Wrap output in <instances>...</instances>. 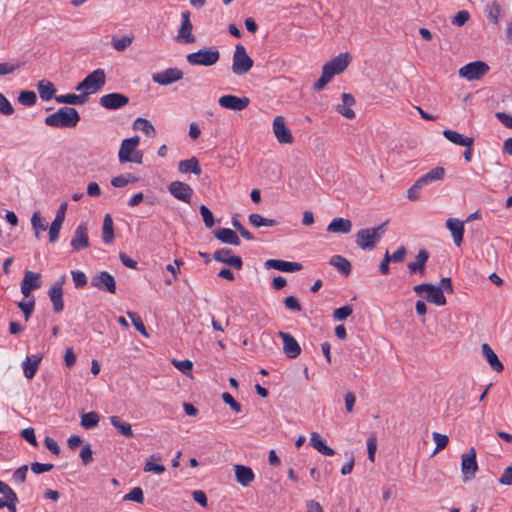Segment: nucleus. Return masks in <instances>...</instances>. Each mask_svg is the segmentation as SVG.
<instances>
[{
    "instance_id": "nucleus-1",
    "label": "nucleus",
    "mask_w": 512,
    "mask_h": 512,
    "mask_svg": "<svg viewBox=\"0 0 512 512\" xmlns=\"http://www.w3.org/2000/svg\"><path fill=\"white\" fill-rule=\"evenodd\" d=\"M352 60V56L350 53L345 52L337 55L332 58L330 61L326 62L322 67V75L321 77L314 83L313 88L316 91L322 90L335 75H339L343 73L346 68L349 66Z\"/></svg>"
},
{
    "instance_id": "nucleus-2",
    "label": "nucleus",
    "mask_w": 512,
    "mask_h": 512,
    "mask_svg": "<svg viewBox=\"0 0 512 512\" xmlns=\"http://www.w3.org/2000/svg\"><path fill=\"white\" fill-rule=\"evenodd\" d=\"M80 120L75 108L63 107L45 117V124L50 127H75Z\"/></svg>"
},
{
    "instance_id": "nucleus-3",
    "label": "nucleus",
    "mask_w": 512,
    "mask_h": 512,
    "mask_svg": "<svg viewBox=\"0 0 512 512\" xmlns=\"http://www.w3.org/2000/svg\"><path fill=\"white\" fill-rule=\"evenodd\" d=\"M386 224L387 222L377 227L359 230L355 234V242L357 246L364 251L374 249L386 231Z\"/></svg>"
},
{
    "instance_id": "nucleus-4",
    "label": "nucleus",
    "mask_w": 512,
    "mask_h": 512,
    "mask_svg": "<svg viewBox=\"0 0 512 512\" xmlns=\"http://www.w3.org/2000/svg\"><path fill=\"white\" fill-rule=\"evenodd\" d=\"M139 142L140 138L138 136L127 138L122 141L118 152V159L120 163H142L143 152L138 149Z\"/></svg>"
},
{
    "instance_id": "nucleus-5",
    "label": "nucleus",
    "mask_w": 512,
    "mask_h": 512,
    "mask_svg": "<svg viewBox=\"0 0 512 512\" xmlns=\"http://www.w3.org/2000/svg\"><path fill=\"white\" fill-rule=\"evenodd\" d=\"M105 83L106 75L104 70L96 69L78 83L76 91L82 92L83 95H86V99L88 100V96L101 90Z\"/></svg>"
},
{
    "instance_id": "nucleus-6",
    "label": "nucleus",
    "mask_w": 512,
    "mask_h": 512,
    "mask_svg": "<svg viewBox=\"0 0 512 512\" xmlns=\"http://www.w3.org/2000/svg\"><path fill=\"white\" fill-rule=\"evenodd\" d=\"M253 59L247 54L243 45L235 47L232 59V72L237 75H244L253 67Z\"/></svg>"
},
{
    "instance_id": "nucleus-7",
    "label": "nucleus",
    "mask_w": 512,
    "mask_h": 512,
    "mask_svg": "<svg viewBox=\"0 0 512 512\" xmlns=\"http://www.w3.org/2000/svg\"><path fill=\"white\" fill-rule=\"evenodd\" d=\"M219 58V51L211 48H203L187 55L189 64L201 66H212L218 62Z\"/></svg>"
},
{
    "instance_id": "nucleus-8",
    "label": "nucleus",
    "mask_w": 512,
    "mask_h": 512,
    "mask_svg": "<svg viewBox=\"0 0 512 512\" xmlns=\"http://www.w3.org/2000/svg\"><path fill=\"white\" fill-rule=\"evenodd\" d=\"M489 71V66L483 61H474L468 63L459 69V76L468 80L476 81L485 76Z\"/></svg>"
},
{
    "instance_id": "nucleus-9",
    "label": "nucleus",
    "mask_w": 512,
    "mask_h": 512,
    "mask_svg": "<svg viewBox=\"0 0 512 512\" xmlns=\"http://www.w3.org/2000/svg\"><path fill=\"white\" fill-rule=\"evenodd\" d=\"M478 471V463L476 460V450L471 447L466 453L461 456V472L463 475V482L472 480Z\"/></svg>"
},
{
    "instance_id": "nucleus-10",
    "label": "nucleus",
    "mask_w": 512,
    "mask_h": 512,
    "mask_svg": "<svg viewBox=\"0 0 512 512\" xmlns=\"http://www.w3.org/2000/svg\"><path fill=\"white\" fill-rule=\"evenodd\" d=\"M272 129L278 143L290 145L294 142L292 132L288 128L286 120L283 116L279 115L274 118Z\"/></svg>"
},
{
    "instance_id": "nucleus-11",
    "label": "nucleus",
    "mask_w": 512,
    "mask_h": 512,
    "mask_svg": "<svg viewBox=\"0 0 512 512\" xmlns=\"http://www.w3.org/2000/svg\"><path fill=\"white\" fill-rule=\"evenodd\" d=\"M414 292L421 295L423 292L427 293V300L435 305L443 306L446 304V297L440 288H437L433 284H419L414 288Z\"/></svg>"
},
{
    "instance_id": "nucleus-12",
    "label": "nucleus",
    "mask_w": 512,
    "mask_h": 512,
    "mask_svg": "<svg viewBox=\"0 0 512 512\" xmlns=\"http://www.w3.org/2000/svg\"><path fill=\"white\" fill-rule=\"evenodd\" d=\"M218 103L221 107L232 110L242 111L246 109L250 104V99L246 96L238 97L235 95H223L218 99Z\"/></svg>"
},
{
    "instance_id": "nucleus-13",
    "label": "nucleus",
    "mask_w": 512,
    "mask_h": 512,
    "mask_svg": "<svg viewBox=\"0 0 512 512\" xmlns=\"http://www.w3.org/2000/svg\"><path fill=\"white\" fill-rule=\"evenodd\" d=\"M65 279V276H62L58 282L49 288L48 291V295L53 306V311L55 313H59L64 309L63 284Z\"/></svg>"
},
{
    "instance_id": "nucleus-14",
    "label": "nucleus",
    "mask_w": 512,
    "mask_h": 512,
    "mask_svg": "<svg viewBox=\"0 0 512 512\" xmlns=\"http://www.w3.org/2000/svg\"><path fill=\"white\" fill-rule=\"evenodd\" d=\"M183 78V72L177 68H168L152 75L153 82L159 85H169Z\"/></svg>"
},
{
    "instance_id": "nucleus-15",
    "label": "nucleus",
    "mask_w": 512,
    "mask_h": 512,
    "mask_svg": "<svg viewBox=\"0 0 512 512\" xmlns=\"http://www.w3.org/2000/svg\"><path fill=\"white\" fill-rule=\"evenodd\" d=\"M168 191L178 200L185 203L191 202L193 189L186 183L181 181H173L168 186Z\"/></svg>"
},
{
    "instance_id": "nucleus-16",
    "label": "nucleus",
    "mask_w": 512,
    "mask_h": 512,
    "mask_svg": "<svg viewBox=\"0 0 512 512\" xmlns=\"http://www.w3.org/2000/svg\"><path fill=\"white\" fill-rule=\"evenodd\" d=\"M99 103L108 110H115L126 106L129 103V98L121 93H110L102 96Z\"/></svg>"
},
{
    "instance_id": "nucleus-17",
    "label": "nucleus",
    "mask_w": 512,
    "mask_h": 512,
    "mask_svg": "<svg viewBox=\"0 0 512 512\" xmlns=\"http://www.w3.org/2000/svg\"><path fill=\"white\" fill-rule=\"evenodd\" d=\"M278 336L283 341V352L288 358L294 359L300 355L301 347L292 335L284 331H279Z\"/></svg>"
},
{
    "instance_id": "nucleus-18",
    "label": "nucleus",
    "mask_w": 512,
    "mask_h": 512,
    "mask_svg": "<svg viewBox=\"0 0 512 512\" xmlns=\"http://www.w3.org/2000/svg\"><path fill=\"white\" fill-rule=\"evenodd\" d=\"M91 284L93 287L99 290L108 291L112 294L116 292V282L114 277L105 271L94 276L92 278Z\"/></svg>"
},
{
    "instance_id": "nucleus-19",
    "label": "nucleus",
    "mask_w": 512,
    "mask_h": 512,
    "mask_svg": "<svg viewBox=\"0 0 512 512\" xmlns=\"http://www.w3.org/2000/svg\"><path fill=\"white\" fill-rule=\"evenodd\" d=\"M70 244L75 251L89 247L90 243L88 238V227L86 223H80L77 226Z\"/></svg>"
},
{
    "instance_id": "nucleus-20",
    "label": "nucleus",
    "mask_w": 512,
    "mask_h": 512,
    "mask_svg": "<svg viewBox=\"0 0 512 512\" xmlns=\"http://www.w3.org/2000/svg\"><path fill=\"white\" fill-rule=\"evenodd\" d=\"M67 206L68 205L66 202L61 203L57 211L56 217L49 228V240L52 243L56 242L59 237V232L65 219Z\"/></svg>"
},
{
    "instance_id": "nucleus-21",
    "label": "nucleus",
    "mask_w": 512,
    "mask_h": 512,
    "mask_svg": "<svg viewBox=\"0 0 512 512\" xmlns=\"http://www.w3.org/2000/svg\"><path fill=\"white\" fill-rule=\"evenodd\" d=\"M341 98L342 104L336 105L335 110L347 119L355 118V111L351 108L356 103L354 96L350 93H343Z\"/></svg>"
},
{
    "instance_id": "nucleus-22",
    "label": "nucleus",
    "mask_w": 512,
    "mask_h": 512,
    "mask_svg": "<svg viewBox=\"0 0 512 512\" xmlns=\"http://www.w3.org/2000/svg\"><path fill=\"white\" fill-rule=\"evenodd\" d=\"M181 16L182 23L178 30L177 38L185 43H193L195 41V37L192 34L193 26L190 21V13L183 12Z\"/></svg>"
},
{
    "instance_id": "nucleus-23",
    "label": "nucleus",
    "mask_w": 512,
    "mask_h": 512,
    "mask_svg": "<svg viewBox=\"0 0 512 512\" xmlns=\"http://www.w3.org/2000/svg\"><path fill=\"white\" fill-rule=\"evenodd\" d=\"M267 269H276L283 272H296L302 269V265L298 262H288L279 259H269L265 262Z\"/></svg>"
},
{
    "instance_id": "nucleus-24",
    "label": "nucleus",
    "mask_w": 512,
    "mask_h": 512,
    "mask_svg": "<svg viewBox=\"0 0 512 512\" xmlns=\"http://www.w3.org/2000/svg\"><path fill=\"white\" fill-rule=\"evenodd\" d=\"M213 258L218 262L225 263V264L230 265L236 269L242 268L241 258L239 256L231 255L230 249L217 250L214 253Z\"/></svg>"
},
{
    "instance_id": "nucleus-25",
    "label": "nucleus",
    "mask_w": 512,
    "mask_h": 512,
    "mask_svg": "<svg viewBox=\"0 0 512 512\" xmlns=\"http://www.w3.org/2000/svg\"><path fill=\"white\" fill-rule=\"evenodd\" d=\"M446 227L450 231L456 246H460L464 235V222L458 219L449 218L446 221Z\"/></svg>"
},
{
    "instance_id": "nucleus-26",
    "label": "nucleus",
    "mask_w": 512,
    "mask_h": 512,
    "mask_svg": "<svg viewBox=\"0 0 512 512\" xmlns=\"http://www.w3.org/2000/svg\"><path fill=\"white\" fill-rule=\"evenodd\" d=\"M236 481L242 486H248L255 479L253 470L245 465L236 464L233 466Z\"/></svg>"
},
{
    "instance_id": "nucleus-27",
    "label": "nucleus",
    "mask_w": 512,
    "mask_h": 512,
    "mask_svg": "<svg viewBox=\"0 0 512 512\" xmlns=\"http://www.w3.org/2000/svg\"><path fill=\"white\" fill-rule=\"evenodd\" d=\"M162 456L159 453H154L150 455L144 464V472L146 473H154L156 475H161L166 471V468L163 464H161Z\"/></svg>"
},
{
    "instance_id": "nucleus-28",
    "label": "nucleus",
    "mask_w": 512,
    "mask_h": 512,
    "mask_svg": "<svg viewBox=\"0 0 512 512\" xmlns=\"http://www.w3.org/2000/svg\"><path fill=\"white\" fill-rule=\"evenodd\" d=\"M481 351L490 367L496 372H502L504 367L499 360L497 354L493 351L489 344L483 343L481 345Z\"/></svg>"
},
{
    "instance_id": "nucleus-29",
    "label": "nucleus",
    "mask_w": 512,
    "mask_h": 512,
    "mask_svg": "<svg viewBox=\"0 0 512 512\" xmlns=\"http://www.w3.org/2000/svg\"><path fill=\"white\" fill-rule=\"evenodd\" d=\"M443 136L453 144L463 146V147H472L474 143V139L471 137H466L454 130H444Z\"/></svg>"
},
{
    "instance_id": "nucleus-30",
    "label": "nucleus",
    "mask_w": 512,
    "mask_h": 512,
    "mask_svg": "<svg viewBox=\"0 0 512 512\" xmlns=\"http://www.w3.org/2000/svg\"><path fill=\"white\" fill-rule=\"evenodd\" d=\"M310 444L322 455L333 456L335 454V451L326 445L325 440L317 432H312L310 434Z\"/></svg>"
},
{
    "instance_id": "nucleus-31",
    "label": "nucleus",
    "mask_w": 512,
    "mask_h": 512,
    "mask_svg": "<svg viewBox=\"0 0 512 512\" xmlns=\"http://www.w3.org/2000/svg\"><path fill=\"white\" fill-rule=\"evenodd\" d=\"M352 230V222L345 218H334L327 226L330 233L347 234Z\"/></svg>"
},
{
    "instance_id": "nucleus-32",
    "label": "nucleus",
    "mask_w": 512,
    "mask_h": 512,
    "mask_svg": "<svg viewBox=\"0 0 512 512\" xmlns=\"http://www.w3.org/2000/svg\"><path fill=\"white\" fill-rule=\"evenodd\" d=\"M214 236L216 239H218L219 241H221L222 243H225V244L236 245V246H238L240 244V240H239V237L237 236V234L229 228H220V229L214 231Z\"/></svg>"
},
{
    "instance_id": "nucleus-33",
    "label": "nucleus",
    "mask_w": 512,
    "mask_h": 512,
    "mask_svg": "<svg viewBox=\"0 0 512 512\" xmlns=\"http://www.w3.org/2000/svg\"><path fill=\"white\" fill-rule=\"evenodd\" d=\"M42 360V356H32L27 357L22 366H23V372L27 379H32L34 375L36 374V371L40 365V362Z\"/></svg>"
},
{
    "instance_id": "nucleus-34",
    "label": "nucleus",
    "mask_w": 512,
    "mask_h": 512,
    "mask_svg": "<svg viewBox=\"0 0 512 512\" xmlns=\"http://www.w3.org/2000/svg\"><path fill=\"white\" fill-rule=\"evenodd\" d=\"M178 170L181 173H193L195 175L201 174V167L196 157L180 161L178 163Z\"/></svg>"
},
{
    "instance_id": "nucleus-35",
    "label": "nucleus",
    "mask_w": 512,
    "mask_h": 512,
    "mask_svg": "<svg viewBox=\"0 0 512 512\" xmlns=\"http://www.w3.org/2000/svg\"><path fill=\"white\" fill-rule=\"evenodd\" d=\"M111 425L118 431V433L126 438L133 437L132 427L129 423L121 420L119 416H111L109 418Z\"/></svg>"
},
{
    "instance_id": "nucleus-36",
    "label": "nucleus",
    "mask_w": 512,
    "mask_h": 512,
    "mask_svg": "<svg viewBox=\"0 0 512 512\" xmlns=\"http://www.w3.org/2000/svg\"><path fill=\"white\" fill-rule=\"evenodd\" d=\"M37 89L42 100L48 101L55 96L56 89L54 85L47 80H41L37 83Z\"/></svg>"
},
{
    "instance_id": "nucleus-37",
    "label": "nucleus",
    "mask_w": 512,
    "mask_h": 512,
    "mask_svg": "<svg viewBox=\"0 0 512 512\" xmlns=\"http://www.w3.org/2000/svg\"><path fill=\"white\" fill-rule=\"evenodd\" d=\"M329 264L345 276H348L351 272L350 262L340 255L332 256L329 260Z\"/></svg>"
},
{
    "instance_id": "nucleus-38",
    "label": "nucleus",
    "mask_w": 512,
    "mask_h": 512,
    "mask_svg": "<svg viewBox=\"0 0 512 512\" xmlns=\"http://www.w3.org/2000/svg\"><path fill=\"white\" fill-rule=\"evenodd\" d=\"M445 176V169L443 167H435L431 169L429 172L424 174L419 178V180L422 182V184L428 185L435 181H440Z\"/></svg>"
},
{
    "instance_id": "nucleus-39",
    "label": "nucleus",
    "mask_w": 512,
    "mask_h": 512,
    "mask_svg": "<svg viewBox=\"0 0 512 512\" xmlns=\"http://www.w3.org/2000/svg\"><path fill=\"white\" fill-rule=\"evenodd\" d=\"M114 239L113 220L109 214H106L103 220L102 240L106 244H111Z\"/></svg>"
},
{
    "instance_id": "nucleus-40",
    "label": "nucleus",
    "mask_w": 512,
    "mask_h": 512,
    "mask_svg": "<svg viewBox=\"0 0 512 512\" xmlns=\"http://www.w3.org/2000/svg\"><path fill=\"white\" fill-rule=\"evenodd\" d=\"M501 6L496 2H492L485 7L487 19L494 25L498 26L501 17Z\"/></svg>"
},
{
    "instance_id": "nucleus-41",
    "label": "nucleus",
    "mask_w": 512,
    "mask_h": 512,
    "mask_svg": "<svg viewBox=\"0 0 512 512\" xmlns=\"http://www.w3.org/2000/svg\"><path fill=\"white\" fill-rule=\"evenodd\" d=\"M428 258V252L426 250H420L416 255L415 261L408 264V269L410 270L411 273H414L416 271L423 272Z\"/></svg>"
},
{
    "instance_id": "nucleus-42",
    "label": "nucleus",
    "mask_w": 512,
    "mask_h": 512,
    "mask_svg": "<svg viewBox=\"0 0 512 512\" xmlns=\"http://www.w3.org/2000/svg\"><path fill=\"white\" fill-rule=\"evenodd\" d=\"M55 100L61 104H71V105H81L86 103L88 100L86 99V95L81 94H66L56 96Z\"/></svg>"
},
{
    "instance_id": "nucleus-43",
    "label": "nucleus",
    "mask_w": 512,
    "mask_h": 512,
    "mask_svg": "<svg viewBox=\"0 0 512 512\" xmlns=\"http://www.w3.org/2000/svg\"><path fill=\"white\" fill-rule=\"evenodd\" d=\"M248 220H249L250 224L252 226H254L255 228L273 227L278 224V222L275 219L265 218V217L261 216L260 214H256V213L250 214L248 216Z\"/></svg>"
},
{
    "instance_id": "nucleus-44",
    "label": "nucleus",
    "mask_w": 512,
    "mask_h": 512,
    "mask_svg": "<svg viewBox=\"0 0 512 512\" xmlns=\"http://www.w3.org/2000/svg\"><path fill=\"white\" fill-rule=\"evenodd\" d=\"M134 129L143 131L147 136L154 137L156 130L153 124L146 118L138 117L134 121Z\"/></svg>"
},
{
    "instance_id": "nucleus-45",
    "label": "nucleus",
    "mask_w": 512,
    "mask_h": 512,
    "mask_svg": "<svg viewBox=\"0 0 512 512\" xmlns=\"http://www.w3.org/2000/svg\"><path fill=\"white\" fill-rule=\"evenodd\" d=\"M22 282L35 290L41 286V275L32 271H26Z\"/></svg>"
},
{
    "instance_id": "nucleus-46",
    "label": "nucleus",
    "mask_w": 512,
    "mask_h": 512,
    "mask_svg": "<svg viewBox=\"0 0 512 512\" xmlns=\"http://www.w3.org/2000/svg\"><path fill=\"white\" fill-rule=\"evenodd\" d=\"M99 423V415L96 412L84 413L81 416V426L85 429L95 428Z\"/></svg>"
},
{
    "instance_id": "nucleus-47",
    "label": "nucleus",
    "mask_w": 512,
    "mask_h": 512,
    "mask_svg": "<svg viewBox=\"0 0 512 512\" xmlns=\"http://www.w3.org/2000/svg\"><path fill=\"white\" fill-rule=\"evenodd\" d=\"M138 181V178L133 176L132 174L127 175H119L116 177H113L111 180V185L116 188L125 187L126 185L130 183H135Z\"/></svg>"
},
{
    "instance_id": "nucleus-48",
    "label": "nucleus",
    "mask_w": 512,
    "mask_h": 512,
    "mask_svg": "<svg viewBox=\"0 0 512 512\" xmlns=\"http://www.w3.org/2000/svg\"><path fill=\"white\" fill-rule=\"evenodd\" d=\"M133 41V36L125 35L120 38L113 37L112 38V46L117 51H124L127 47L131 45Z\"/></svg>"
},
{
    "instance_id": "nucleus-49",
    "label": "nucleus",
    "mask_w": 512,
    "mask_h": 512,
    "mask_svg": "<svg viewBox=\"0 0 512 512\" xmlns=\"http://www.w3.org/2000/svg\"><path fill=\"white\" fill-rule=\"evenodd\" d=\"M127 316L131 319L132 324L134 325L137 331H139L144 337H149V333L147 332L142 322V319L137 313L128 311Z\"/></svg>"
},
{
    "instance_id": "nucleus-50",
    "label": "nucleus",
    "mask_w": 512,
    "mask_h": 512,
    "mask_svg": "<svg viewBox=\"0 0 512 512\" xmlns=\"http://www.w3.org/2000/svg\"><path fill=\"white\" fill-rule=\"evenodd\" d=\"M432 437L436 444L433 454L438 453L439 451L443 450L448 445L449 438L447 435L441 434L439 432H433Z\"/></svg>"
},
{
    "instance_id": "nucleus-51",
    "label": "nucleus",
    "mask_w": 512,
    "mask_h": 512,
    "mask_svg": "<svg viewBox=\"0 0 512 512\" xmlns=\"http://www.w3.org/2000/svg\"><path fill=\"white\" fill-rule=\"evenodd\" d=\"M18 101L24 106H32L37 101V96L33 91H21L18 97Z\"/></svg>"
},
{
    "instance_id": "nucleus-52",
    "label": "nucleus",
    "mask_w": 512,
    "mask_h": 512,
    "mask_svg": "<svg viewBox=\"0 0 512 512\" xmlns=\"http://www.w3.org/2000/svg\"><path fill=\"white\" fill-rule=\"evenodd\" d=\"M172 364L175 368H177L179 371L184 373L185 375H190L193 368V363L190 360H176L173 359Z\"/></svg>"
},
{
    "instance_id": "nucleus-53",
    "label": "nucleus",
    "mask_w": 512,
    "mask_h": 512,
    "mask_svg": "<svg viewBox=\"0 0 512 512\" xmlns=\"http://www.w3.org/2000/svg\"><path fill=\"white\" fill-rule=\"evenodd\" d=\"M123 500L134 501V502L142 504L144 502V496H143L142 489L140 487L133 488L129 493H127L123 497Z\"/></svg>"
},
{
    "instance_id": "nucleus-54",
    "label": "nucleus",
    "mask_w": 512,
    "mask_h": 512,
    "mask_svg": "<svg viewBox=\"0 0 512 512\" xmlns=\"http://www.w3.org/2000/svg\"><path fill=\"white\" fill-rule=\"evenodd\" d=\"M16 502L17 496L14 493V497H10L9 494H3V497L0 498V509L7 507L12 512H16Z\"/></svg>"
},
{
    "instance_id": "nucleus-55",
    "label": "nucleus",
    "mask_w": 512,
    "mask_h": 512,
    "mask_svg": "<svg viewBox=\"0 0 512 512\" xmlns=\"http://www.w3.org/2000/svg\"><path fill=\"white\" fill-rule=\"evenodd\" d=\"M424 187L419 178L415 183L407 190V197L411 201H415L420 197V190Z\"/></svg>"
},
{
    "instance_id": "nucleus-56",
    "label": "nucleus",
    "mask_w": 512,
    "mask_h": 512,
    "mask_svg": "<svg viewBox=\"0 0 512 512\" xmlns=\"http://www.w3.org/2000/svg\"><path fill=\"white\" fill-rule=\"evenodd\" d=\"M469 19L470 13L466 10H461L451 19V23L457 27H461L464 26Z\"/></svg>"
},
{
    "instance_id": "nucleus-57",
    "label": "nucleus",
    "mask_w": 512,
    "mask_h": 512,
    "mask_svg": "<svg viewBox=\"0 0 512 512\" xmlns=\"http://www.w3.org/2000/svg\"><path fill=\"white\" fill-rule=\"evenodd\" d=\"M199 211L203 218L205 226L207 228H212L215 224L212 212L205 205H201Z\"/></svg>"
},
{
    "instance_id": "nucleus-58",
    "label": "nucleus",
    "mask_w": 512,
    "mask_h": 512,
    "mask_svg": "<svg viewBox=\"0 0 512 512\" xmlns=\"http://www.w3.org/2000/svg\"><path fill=\"white\" fill-rule=\"evenodd\" d=\"M222 400L230 406V408L236 413H240L242 410V406L238 403L231 394L225 392L222 394Z\"/></svg>"
},
{
    "instance_id": "nucleus-59",
    "label": "nucleus",
    "mask_w": 512,
    "mask_h": 512,
    "mask_svg": "<svg viewBox=\"0 0 512 512\" xmlns=\"http://www.w3.org/2000/svg\"><path fill=\"white\" fill-rule=\"evenodd\" d=\"M351 314L352 308L350 306H343L334 310L333 317L337 321H343Z\"/></svg>"
},
{
    "instance_id": "nucleus-60",
    "label": "nucleus",
    "mask_w": 512,
    "mask_h": 512,
    "mask_svg": "<svg viewBox=\"0 0 512 512\" xmlns=\"http://www.w3.org/2000/svg\"><path fill=\"white\" fill-rule=\"evenodd\" d=\"M71 276L76 288H82L87 284V277L84 272L71 271Z\"/></svg>"
},
{
    "instance_id": "nucleus-61",
    "label": "nucleus",
    "mask_w": 512,
    "mask_h": 512,
    "mask_svg": "<svg viewBox=\"0 0 512 512\" xmlns=\"http://www.w3.org/2000/svg\"><path fill=\"white\" fill-rule=\"evenodd\" d=\"M31 225L33 230L44 231L47 229L46 224L43 222L39 211L33 213L31 217Z\"/></svg>"
},
{
    "instance_id": "nucleus-62",
    "label": "nucleus",
    "mask_w": 512,
    "mask_h": 512,
    "mask_svg": "<svg viewBox=\"0 0 512 512\" xmlns=\"http://www.w3.org/2000/svg\"><path fill=\"white\" fill-rule=\"evenodd\" d=\"M20 434L31 445H33V446H37L38 445V442H37V439H36V436H35V431H34L33 428H31V427L25 428V429H23L21 431Z\"/></svg>"
},
{
    "instance_id": "nucleus-63",
    "label": "nucleus",
    "mask_w": 512,
    "mask_h": 512,
    "mask_svg": "<svg viewBox=\"0 0 512 512\" xmlns=\"http://www.w3.org/2000/svg\"><path fill=\"white\" fill-rule=\"evenodd\" d=\"M284 304H285V307L289 310H292V311H301L302 310V307L299 303V301L297 300L296 297L294 296H288L284 299Z\"/></svg>"
},
{
    "instance_id": "nucleus-64",
    "label": "nucleus",
    "mask_w": 512,
    "mask_h": 512,
    "mask_svg": "<svg viewBox=\"0 0 512 512\" xmlns=\"http://www.w3.org/2000/svg\"><path fill=\"white\" fill-rule=\"evenodd\" d=\"M499 483L502 485H512V464L504 470L499 478Z\"/></svg>"
}]
</instances>
